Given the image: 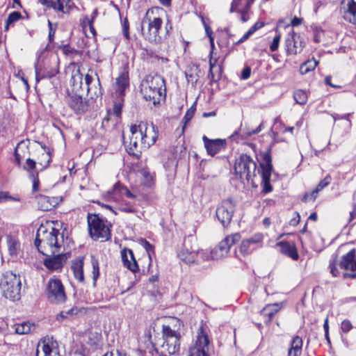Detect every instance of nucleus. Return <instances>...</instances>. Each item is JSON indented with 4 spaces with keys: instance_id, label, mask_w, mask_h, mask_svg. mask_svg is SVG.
Here are the masks:
<instances>
[{
    "instance_id": "nucleus-1",
    "label": "nucleus",
    "mask_w": 356,
    "mask_h": 356,
    "mask_svg": "<svg viewBox=\"0 0 356 356\" xmlns=\"http://www.w3.org/2000/svg\"><path fill=\"white\" fill-rule=\"evenodd\" d=\"M130 131L131 136L129 149L132 152H141L148 149L156 143L159 136L157 128L152 123L146 122L131 125Z\"/></svg>"
},
{
    "instance_id": "nucleus-2",
    "label": "nucleus",
    "mask_w": 356,
    "mask_h": 356,
    "mask_svg": "<svg viewBox=\"0 0 356 356\" xmlns=\"http://www.w3.org/2000/svg\"><path fill=\"white\" fill-rule=\"evenodd\" d=\"M140 93L146 101L154 105L159 104L166 97V86L164 78L158 74H149L140 83Z\"/></svg>"
},
{
    "instance_id": "nucleus-3",
    "label": "nucleus",
    "mask_w": 356,
    "mask_h": 356,
    "mask_svg": "<svg viewBox=\"0 0 356 356\" xmlns=\"http://www.w3.org/2000/svg\"><path fill=\"white\" fill-rule=\"evenodd\" d=\"M182 323L174 318L171 322L162 326L163 343L161 346L160 356H178L180 350V328Z\"/></svg>"
},
{
    "instance_id": "nucleus-4",
    "label": "nucleus",
    "mask_w": 356,
    "mask_h": 356,
    "mask_svg": "<svg viewBox=\"0 0 356 356\" xmlns=\"http://www.w3.org/2000/svg\"><path fill=\"white\" fill-rule=\"evenodd\" d=\"M59 234V230L54 227L47 228L41 226L37 231L35 245L43 255L47 257L54 255L59 252L61 242H63V236L60 241L58 239Z\"/></svg>"
},
{
    "instance_id": "nucleus-5",
    "label": "nucleus",
    "mask_w": 356,
    "mask_h": 356,
    "mask_svg": "<svg viewBox=\"0 0 356 356\" xmlns=\"http://www.w3.org/2000/svg\"><path fill=\"white\" fill-rule=\"evenodd\" d=\"M21 286L19 275L12 271H7L2 275L0 287L6 298L13 301L19 300Z\"/></svg>"
},
{
    "instance_id": "nucleus-6",
    "label": "nucleus",
    "mask_w": 356,
    "mask_h": 356,
    "mask_svg": "<svg viewBox=\"0 0 356 356\" xmlns=\"http://www.w3.org/2000/svg\"><path fill=\"white\" fill-rule=\"evenodd\" d=\"M178 256L186 264L197 263L198 257H200L202 260L209 259L208 252L200 250L196 244V241L193 237L185 238L183 248Z\"/></svg>"
},
{
    "instance_id": "nucleus-7",
    "label": "nucleus",
    "mask_w": 356,
    "mask_h": 356,
    "mask_svg": "<svg viewBox=\"0 0 356 356\" xmlns=\"http://www.w3.org/2000/svg\"><path fill=\"white\" fill-rule=\"evenodd\" d=\"M150 13H152L153 11L149 9L141 21L142 33L145 40L150 42L158 43L161 40L159 33L161 27L162 19L160 17H154L151 19L149 18Z\"/></svg>"
},
{
    "instance_id": "nucleus-8",
    "label": "nucleus",
    "mask_w": 356,
    "mask_h": 356,
    "mask_svg": "<svg viewBox=\"0 0 356 356\" xmlns=\"http://www.w3.org/2000/svg\"><path fill=\"white\" fill-rule=\"evenodd\" d=\"M88 224L89 233L92 239L105 241L110 238V229L98 215L88 214Z\"/></svg>"
},
{
    "instance_id": "nucleus-9",
    "label": "nucleus",
    "mask_w": 356,
    "mask_h": 356,
    "mask_svg": "<svg viewBox=\"0 0 356 356\" xmlns=\"http://www.w3.org/2000/svg\"><path fill=\"white\" fill-rule=\"evenodd\" d=\"M257 164L248 154H241L236 159L234 163V170L241 180L249 181L256 175Z\"/></svg>"
},
{
    "instance_id": "nucleus-10",
    "label": "nucleus",
    "mask_w": 356,
    "mask_h": 356,
    "mask_svg": "<svg viewBox=\"0 0 356 356\" xmlns=\"http://www.w3.org/2000/svg\"><path fill=\"white\" fill-rule=\"evenodd\" d=\"M241 239L240 233H234L227 235L222 239L213 250L209 254V259H219L225 257L229 252L231 247Z\"/></svg>"
},
{
    "instance_id": "nucleus-11",
    "label": "nucleus",
    "mask_w": 356,
    "mask_h": 356,
    "mask_svg": "<svg viewBox=\"0 0 356 356\" xmlns=\"http://www.w3.org/2000/svg\"><path fill=\"white\" fill-rule=\"evenodd\" d=\"M46 294L51 303L60 304L65 302L66 294L60 280L50 279L46 286Z\"/></svg>"
},
{
    "instance_id": "nucleus-12",
    "label": "nucleus",
    "mask_w": 356,
    "mask_h": 356,
    "mask_svg": "<svg viewBox=\"0 0 356 356\" xmlns=\"http://www.w3.org/2000/svg\"><path fill=\"white\" fill-rule=\"evenodd\" d=\"M209 340L204 325H201L197 335L195 346L189 350V356H209Z\"/></svg>"
},
{
    "instance_id": "nucleus-13",
    "label": "nucleus",
    "mask_w": 356,
    "mask_h": 356,
    "mask_svg": "<svg viewBox=\"0 0 356 356\" xmlns=\"http://www.w3.org/2000/svg\"><path fill=\"white\" fill-rule=\"evenodd\" d=\"M236 204L231 199H226L221 202L216 209V216L222 225L227 226L232 218Z\"/></svg>"
},
{
    "instance_id": "nucleus-14",
    "label": "nucleus",
    "mask_w": 356,
    "mask_h": 356,
    "mask_svg": "<svg viewBox=\"0 0 356 356\" xmlns=\"http://www.w3.org/2000/svg\"><path fill=\"white\" fill-rule=\"evenodd\" d=\"M36 356H60L57 341L49 336L40 339L36 349Z\"/></svg>"
},
{
    "instance_id": "nucleus-15",
    "label": "nucleus",
    "mask_w": 356,
    "mask_h": 356,
    "mask_svg": "<svg viewBox=\"0 0 356 356\" xmlns=\"http://www.w3.org/2000/svg\"><path fill=\"white\" fill-rule=\"evenodd\" d=\"M339 266L341 269L351 271V273H343L344 279H356V250L355 248L341 257Z\"/></svg>"
},
{
    "instance_id": "nucleus-16",
    "label": "nucleus",
    "mask_w": 356,
    "mask_h": 356,
    "mask_svg": "<svg viewBox=\"0 0 356 356\" xmlns=\"http://www.w3.org/2000/svg\"><path fill=\"white\" fill-rule=\"evenodd\" d=\"M285 45L287 54L296 55L302 51L305 42L299 34L292 31L287 35Z\"/></svg>"
},
{
    "instance_id": "nucleus-17",
    "label": "nucleus",
    "mask_w": 356,
    "mask_h": 356,
    "mask_svg": "<svg viewBox=\"0 0 356 356\" xmlns=\"http://www.w3.org/2000/svg\"><path fill=\"white\" fill-rule=\"evenodd\" d=\"M254 1L255 0H232L229 13H238L241 21L245 23L250 19L249 12Z\"/></svg>"
},
{
    "instance_id": "nucleus-18",
    "label": "nucleus",
    "mask_w": 356,
    "mask_h": 356,
    "mask_svg": "<svg viewBox=\"0 0 356 356\" xmlns=\"http://www.w3.org/2000/svg\"><path fill=\"white\" fill-rule=\"evenodd\" d=\"M67 104L76 115L83 114L88 109V101L81 95H69L67 97Z\"/></svg>"
},
{
    "instance_id": "nucleus-19",
    "label": "nucleus",
    "mask_w": 356,
    "mask_h": 356,
    "mask_svg": "<svg viewBox=\"0 0 356 356\" xmlns=\"http://www.w3.org/2000/svg\"><path fill=\"white\" fill-rule=\"evenodd\" d=\"M202 140L207 152L212 156L226 148L227 143L225 139H209L206 136H203Z\"/></svg>"
},
{
    "instance_id": "nucleus-20",
    "label": "nucleus",
    "mask_w": 356,
    "mask_h": 356,
    "mask_svg": "<svg viewBox=\"0 0 356 356\" xmlns=\"http://www.w3.org/2000/svg\"><path fill=\"white\" fill-rule=\"evenodd\" d=\"M343 19L353 24H356V2L354 0H343L342 2Z\"/></svg>"
},
{
    "instance_id": "nucleus-21",
    "label": "nucleus",
    "mask_w": 356,
    "mask_h": 356,
    "mask_svg": "<svg viewBox=\"0 0 356 356\" xmlns=\"http://www.w3.org/2000/svg\"><path fill=\"white\" fill-rule=\"evenodd\" d=\"M276 246L280 248V252L291 258L294 261H297L299 259V254L298 252L297 248L293 242L282 241L276 243Z\"/></svg>"
},
{
    "instance_id": "nucleus-22",
    "label": "nucleus",
    "mask_w": 356,
    "mask_h": 356,
    "mask_svg": "<svg viewBox=\"0 0 356 356\" xmlns=\"http://www.w3.org/2000/svg\"><path fill=\"white\" fill-rule=\"evenodd\" d=\"M122 113V108L120 104H115L113 112L108 113L107 116L104 118L102 126L105 129H108L110 127V122H112L113 126H116L118 123Z\"/></svg>"
},
{
    "instance_id": "nucleus-23",
    "label": "nucleus",
    "mask_w": 356,
    "mask_h": 356,
    "mask_svg": "<svg viewBox=\"0 0 356 356\" xmlns=\"http://www.w3.org/2000/svg\"><path fill=\"white\" fill-rule=\"evenodd\" d=\"M121 257L123 264L126 268L134 273L138 271V266L131 250L123 249L121 251Z\"/></svg>"
},
{
    "instance_id": "nucleus-24",
    "label": "nucleus",
    "mask_w": 356,
    "mask_h": 356,
    "mask_svg": "<svg viewBox=\"0 0 356 356\" xmlns=\"http://www.w3.org/2000/svg\"><path fill=\"white\" fill-rule=\"evenodd\" d=\"M261 168L262 180H270L271 172L273 170L272 159L270 155V149H268L263 154V163L260 164Z\"/></svg>"
},
{
    "instance_id": "nucleus-25",
    "label": "nucleus",
    "mask_w": 356,
    "mask_h": 356,
    "mask_svg": "<svg viewBox=\"0 0 356 356\" xmlns=\"http://www.w3.org/2000/svg\"><path fill=\"white\" fill-rule=\"evenodd\" d=\"M48 257V258L44 260V266L51 270H55L60 269L63 267V264L65 262L66 257L64 254H58L57 255H54L51 257Z\"/></svg>"
},
{
    "instance_id": "nucleus-26",
    "label": "nucleus",
    "mask_w": 356,
    "mask_h": 356,
    "mask_svg": "<svg viewBox=\"0 0 356 356\" xmlns=\"http://www.w3.org/2000/svg\"><path fill=\"white\" fill-rule=\"evenodd\" d=\"M38 205L42 211H50L58 204L56 197L40 195L37 197Z\"/></svg>"
},
{
    "instance_id": "nucleus-27",
    "label": "nucleus",
    "mask_w": 356,
    "mask_h": 356,
    "mask_svg": "<svg viewBox=\"0 0 356 356\" xmlns=\"http://www.w3.org/2000/svg\"><path fill=\"white\" fill-rule=\"evenodd\" d=\"M302 339L299 336H294L291 342L287 356H300L302 353Z\"/></svg>"
},
{
    "instance_id": "nucleus-28",
    "label": "nucleus",
    "mask_w": 356,
    "mask_h": 356,
    "mask_svg": "<svg viewBox=\"0 0 356 356\" xmlns=\"http://www.w3.org/2000/svg\"><path fill=\"white\" fill-rule=\"evenodd\" d=\"M281 309V305L278 303L266 305L261 311V314L267 316L266 323H271L275 314Z\"/></svg>"
},
{
    "instance_id": "nucleus-29",
    "label": "nucleus",
    "mask_w": 356,
    "mask_h": 356,
    "mask_svg": "<svg viewBox=\"0 0 356 356\" xmlns=\"http://www.w3.org/2000/svg\"><path fill=\"white\" fill-rule=\"evenodd\" d=\"M35 327L33 323L30 322H23L22 323H15L12 326L14 332L17 334H27L30 333Z\"/></svg>"
},
{
    "instance_id": "nucleus-30",
    "label": "nucleus",
    "mask_w": 356,
    "mask_h": 356,
    "mask_svg": "<svg viewBox=\"0 0 356 356\" xmlns=\"http://www.w3.org/2000/svg\"><path fill=\"white\" fill-rule=\"evenodd\" d=\"M83 267V261L82 259L74 261L71 267L75 278L80 282L84 280Z\"/></svg>"
},
{
    "instance_id": "nucleus-31",
    "label": "nucleus",
    "mask_w": 356,
    "mask_h": 356,
    "mask_svg": "<svg viewBox=\"0 0 356 356\" xmlns=\"http://www.w3.org/2000/svg\"><path fill=\"white\" fill-rule=\"evenodd\" d=\"M28 150L27 145L24 142L21 141L19 143L15 149V159L17 164L20 165L21 160L24 157L25 152Z\"/></svg>"
},
{
    "instance_id": "nucleus-32",
    "label": "nucleus",
    "mask_w": 356,
    "mask_h": 356,
    "mask_svg": "<svg viewBox=\"0 0 356 356\" xmlns=\"http://www.w3.org/2000/svg\"><path fill=\"white\" fill-rule=\"evenodd\" d=\"M331 180V177L330 175H327L318 183L316 188L311 192V199H312L313 201L316 199L318 193L330 184Z\"/></svg>"
},
{
    "instance_id": "nucleus-33",
    "label": "nucleus",
    "mask_w": 356,
    "mask_h": 356,
    "mask_svg": "<svg viewBox=\"0 0 356 356\" xmlns=\"http://www.w3.org/2000/svg\"><path fill=\"white\" fill-rule=\"evenodd\" d=\"M7 245L10 254L16 255L20 250V243L12 236H7Z\"/></svg>"
},
{
    "instance_id": "nucleus-34",
    "label": "nucleus",
    "mask_w": 356,
    "mask_h": 356,
    "mask_svg": "<svg viewBox=\"0 0 356 356\" xmlns=\"http://www.w3.org/2000/svg\"><path fill=\"white\" fill-rule=\"evenodd\" d=\"M115 91L120 95H122L124 90L129 86V81L127 77L122 74L116 79L115 81Z\"/></svg>"
},
{
    "instance_id": "nucleus-35",
    "label": "nucleus",
    "mask_w": 356,
    "mask_h": 356,
    "mask_svg": "<svg viewBox=\"0 0 356 356\" xmlns=\"http://www.w3.org/2000/svg\"><path fill=\"white\" fill-rule=\"evenodd\" d=\"M22 19H23V16L19 11H13V12L10 13L8 15L7 19L6 21L4 31H8L10 26L14 25V24L15 22H17V21H19Z\"/></svg>"
},
{
    "instance_id": "nucleus-36",
    "label": "nucleus",
    "mask_w": 356,
    "mask_h": 356,
    "mask_svg": "<svg viewBox=\"0 0 356 356\" xmlns=\"http://www.w3.org/2000/svg\"><path fill=\"white\" fill-rule=\"evenodd\" d=\"M97 14H98V12H97V9H95L93 11H92V13L91 15V17L90 18H89L88 17H85L83 22H82V24H83V28L84 29L85 26L86 25L88 26L89 27V29L90 31V33L92 35V36H95V34H96V31H95V27L93 26V23H94V20L97 17Z\"/></svg>"
},
{
    "instance_id": "nucleus-37",
    "label": "nucleus",
    "mask_w": 356,
    "mask_h": 356,
    "mask_svg": "<svg viewBox=\"0 0 356 356\" xmlns=\"http://www.w3.org/2000/svg\"><path fill=\"white\" fill-rule=\"evenodd\" d=\"M318 65V61H316L314 58L311 60H308L303 63L300 67V72L302 74H306L309 72L314 70L316 65Z\"/></svg>"
},
{
    "instance_id": "nucleus-38",
    "label": "nucleus",
    "mask_w": 356,
    "mask_h": 356,
    "mask_svg": "<svg viewBox=\"0 0 356 356\" xmlns=\"http://www.w3.org/2000/svg\"><path fill=\"white\" fill-rule=\"evenodd\" d=\"M264 238V234L262 233L257 232L247 238V240L250 242V244L254 247V249L256 250L257 248L262 246Z\"/></svg>"
},
{
    "instance_id": "nucleus-39",
    "label": "nucleus",
    "mask_w": 356,
    "mask_h": 356,
    "mask_svg": "<svg viewBox=\"0 0 356 356\" xmlns=\"http://www.w3.org/2000/svg\"><path fill=\"white\" fill-rule=\"evenodd\" d=\"M83 75L78 70L74 74H72V78L70 79V83L74 89L78 90V88L83 89Z\"/></svg>"
},
{
    "instance_id": "nucleus-40",
    "label": "nucleus",
    "mask_w": 356,
    "mask_h": 356,
    "mask_svg": "<svg viewBox=\"0 0 356 356\" xmlns=\"http://www.w3.org/2000/svg\"><path fill=\"white\" fill-rule=\"evenodd\" d=\"M293 97L296 102L300 105L305 104L307 100V95L306 92L302 90H296L293 94Z\"/></svg>"
},
{
    "instance_id": "nucleus-41",
    "label": "nucleus",
    "mask_w": 356,
    "mask_h": 356,
    "mask_svg": "<svg viewBox=\"0 0 356 356\" xmlns=\"http://www.w3.org/2000/svg\"><path fill=\"white\" fill-rule=\"evenodd\" d=\"M254 250L247 239L243 240L239 247V251L243 255L251 254Z\"/></svg>"
},
{
    "instance_id": "nucleus-42",
    "label": "nucleus",
    "mask_w": 356,
    "mask_h": 356,
    "mask_svg": "<svg viewBox=\"0 0 356 356\" xmlns=\"http://www.w3.org/2000/svg\"><path fill=\"white\" fill-rule=\"evenodd\" d=\"M263 26L262 23L257 22L243 35V37L237 42V44L245 41L250 38L257 29Z\"/></svg>"
},
{
    "instance_id": "nucleus-43",
    "label": "nucleus",
    "mask_w": 356,
    "mask_h": 356,
    "mask_svg": "<svg viewBox=\"0 0 356 356\" xmlns=\"http://www.w3.org/2000/svg\"><path fill=\"white\" fill-rule=\"evenodd\" d=\"M140 174L144 179L145 185L150 186L154 177V173H151L147 168H143L140 170Z\"/></svg>"
},
{
    "instance_id": "nucleus-44",
    "label": "nucleus",
    "mask_w": 356,
    "mask_h": 356,
    "mask_svg": "<svg viewBox=\"0 0 356 356\" xmlns=\"http://www.w3.org/2000/svg\"><path fill=\"white\" fill-rule=\"evenodd\" d=\"M35 71L36 81H39L40 79H44L46 77L51 78V77L54 76L57 73L56 71L48 72L47 74L41 73L40 70L39 69V67L38 65H35Z\"/></svg>"
},
{
    "instance_id": "nucleus-45",
    "label": "nucleus",
    "mask_w": 356,
    "mask_h": 356,
    "mask_svg": "<svg viewBox=\"0 0 356 356\" xmlns=\"http://www.w3.org/2000/svg\"><path fill=\"white\" fill-rule=\"evenodd\" d=\"M119 191L122 195H124L128 198H134L135 197L127 188L122 186L121 185L116 184L114 186V191Z\"/></svg>"
},
{
    "instance_id": "nucleus-46",
    "label": "nucleus",
    "mask_w": 356,
    "mask_h": 356,
    "mask_svg": "<svg viewBox=\"0 0 356 356\" xmlns=\"http://www.w3.org/2000/svg\"><path fill=\"white\" fill-rule=\"evenodd\" d=\"M119 209L126 213H134L136 211L134 206L130 202L122 201L119 205Z\"/></svg>"
},
{
    "instance_id": "nucleus-47",
    "label": "nucleus",
    "mask_w": 356,
    "mask_h": 356,
    "mask_svg": "<svg viewBox=\"0 0 356 356\" xmlns=\"http://www.w3.org/2000/svg\"><path fill=\"white\" fill-rule=\"evenodd\" d=\"M70 1L71 0H57L54 3V10L65 13V7H67V3H70Z\"/></svg>"
},
{
    "instance_id": "nucleus-48",
    "label": "nucleus",
    "mask_w": 356,
    "mask_h": 356,
    "mask_svg": "<svg viewBox=\"0 0 356 356\" xmlns=\"http://www.w3.org/2000/svg\"><path fill=\"white\" fill-rule=\"evenodd\" d=\"M78 312L79 309L76 307H73L71 309L61 311L59 315L63 318H67L70 316L76 314Z\"/></svg>"
},
{
    "instance_id": "nucleus-49",
    "label": "nucleus",
    "mask_w": 356,
    "mask_h": 356,
    "mask_svg": "<svg viewBox=\"0 0 356 356\" xmlns=\"http://www.w3.org/2000/svg\"><path fill=\"white\" fill-rule=\"evenodd\" d=\"M329 268H330V272L333 277H336L339 276L340 271L337 268L336 259H334L332 261H330Z\"/></svg>"
},
{
    "instance_id": "nucleus-50",
    "label": "nucleus",
    "mask_w": 356,
    "mask_h": 356,
    "mask_svg": "<svg viewBox=\"0 0 356 356\" xmlns=\"http://www.w3.org/2000/svg\"><path fill=\"white\" fill-rule=\"evenodd\" d=\"M195 111V106L193 105L186 113L183 121L185 124H186L193 117Z\"/></svg>"
},
{
    "instance_id": "nucleus-51",
    "label": "nucleus",
    "mask_w": 356,
    "mask_h": 356,
    "mask_svg": "<svg viewBox=\"0 0 356 356\" xmlns=\"http://www.w3.org/2000/svg\"><path fill=\"white\" fill-rule=\"evenodd\" d=\"M352 328H353V325L349 320L345 319L341 322V330L343 333H348L349 331H350L352 330Z\"/></svg>"
},
{
    "instance_id": "nucleus-52",
    "label": "nucleus",
    "mask_w": 356,
    "mask_h": 356,
    "mask_svg": "<svg viewBox=\"0 0 356 356\" xmlns=\"http://www.w3.org/2000/svg\"><path fill=\"white\" fill-rule=\"evenodd\" d=\"M141 245L145 249L149 257L151 259V252H154V246L145 239L141 241Z\"/></svg>"
},
{
    "instance_id": "nucleus-53",
    "label": "nucleus",
    "mask_w": 356,
    "mask_h": 356,
    "mask_svg": "<svg viewBox=\"0 0 356 356\" xmlns=\"http://www.w3.org/2000/svg\"><path fill=\"white\" fill-rule=\"evenodd\" d=\"M280 38V34H277L273 38V42L270 45V49L271 51H275L278 49Z\"/></svg>"
},
{
    "instance_id": "nucleus-54",
    "label": "nucleus",
    "mask_w": 356,
    "mask_h": 356,
    "mask_svg": "<svg viewBox=\"0 0 356 356\" xmlns=\"http://www.w3.org/2000/svg\"><path fill=\"white\" fill-rule=\"evenodd\" d=\"M217 63V58H214L213 57V51H211L210 52V59H209V75L211 76L212 78H213V68L216 67Z\"/></svg>"
},
{
    "instance_id": "nucleus-55",
    "label": "nucleus",
    "mask_w": 356,
    "mask_h": 356,
    "mask_svg": "<svg viewBox=\"0 0 356 356\" xmlns=\"http://www.w3.org/2000/svg\"><path fill=\"white\" fill-rule=\"evenodd\" d=\"M92 268H93V270H92V278H93V280L95 282L97 280V279L98 278L99 275V264H98L97 261H96V260H93L92 261Z\"/></svg>"
},
{
    "instance_id": "nucleus-56",
    "label": "nucleus",
    "mask_w": 356,
    "mask_h": 356,
    "mask_svg": "<svg viewBox=\"0 0 356 356\" xmlns=\"http://www.w3.org/2000/svg\"><path fill=\"white\" fill-rule=\"evenodd\" d=\"M31 177L33 180V191H36L39 188V179L38 177V174L35 175L33 172H31Z\"/></svg>"
},
{
    "instance_id": "nucleus-57",
    "label": "nucleus",
    "mask_w": 356,
    "mask_h": 356,
    "mask_svg": "<svg viewBox=\"0 0 356 356\" xmlns=\"http://www.w3.org/2000/svg\"><path fill=\"white\" fill-rule=\"evenodd\" d=\"M13 200L15 199L9 195L8 192L0 191V203Z\"/></svg>"
},
{
    "instance_id": "nucleus-58",
    "label": "nucleus",
    "mask_w": 356,
    "mask_h": 356,
    "mask_svg": "<svg viewBox=\"0 0 356 356\" xmlns=\"http://www.w3.org/2000/svg\"><path fill=\"white\" fill-rule=\"evenodd\" d=\"M36 163L31 159H27L26 161V165L24 167L26 170H33L35 168Z\"/></svg>"
},
{
    "instance_id": "nucleus-59",
    "label": "nucleus",
    "mask_w": 356,
    "mask_h": 356,
    "mask_svg": "<svg viewBox=\"0 0 356 356\" xmlns=\"http://www.w3.org/2000/svg\"><path fill=\"white\" fill-rule=\"evenodd\" d=\"M129 24L127 19H124L123 23H122V30H123V34L126 39H129Z\"/></svg>"
},
{
    "instance_id": "nucleus-60",
    "label": "nucleus",
    "mask_w": 356,
    "mask_h": 356,
    "mask_svg": "<svg viewBox=\"0 0 356 356\" xmlns=\"http://www.w3.org/2000/svg\"><path fill=\"white\" fill-rule=\"evenodd\" d=\"M85 86H86V90L89 92L90 91H91L92 90V88L90 86V83H92V77L89 75V74H86L85 76Z\"/></svg>"
},
{
    "instance_id": "nucleus-61",
    "label": "nucleus",
    "mask_w": 356,
    "mask_h": 356,
    "mask_svg": "<svg viewBox=\"0 0 356 356\" xmlns=\"http://www.w3.org/2000/svg\"><path fill=\"white\" fill-rule=\"evenodd\" d=\"M263 191L265 193H270L273 191V187L270 185V180H262Z\"/></svg>"
},
{
    "instance_id": "nucleus-62",
    "label": "nucleus",
    "mask_w": 356,
    "mask_h": 356,
    "mask_svg": "<svg viewBox=\"0 0 356 356\" xmlns=\"http://www.w3.org/2000/svg\"><path fill=\"white\" fill-rule=\"evenodd\" d=\"M251 69L250 67L246 66L243 68L241 73V78L244 80L248 79L250 76Z\"/></svg>"
},
{
    "instance_id": "nucleus-63",
    "label": "nucleus",
    "mask_w": 356,
    "mask_h": 356,
    "mask_svg": "<svg viewBox=\"0 0 356 356\" xmlns=\"http://www.w3.org/2000/svg\"><path fill=\"white\" fill-rule=\"evenodd\" d=\"M40 3L46 6L47 8H51L54 9L55 1L54 0H39Z\"/></svg>"
},
{
    "instance_id": "nucleus-64",
    "label": "nucleus",
    "mask_w": 356,
    "mask_h": 356,
    "mask_svg": "<svg viewBox=\"0 0 356 356\" xmlns=\"http://www.w3.org/2000/svg\"><path fill=\"white\" fill-rule=\"evenodd\" d=\"M41 157L45 160H47V162L44 165H43V168H46L51 161V157L48 152H44L41 154Z\"/></svg>"
}]
</instances>
